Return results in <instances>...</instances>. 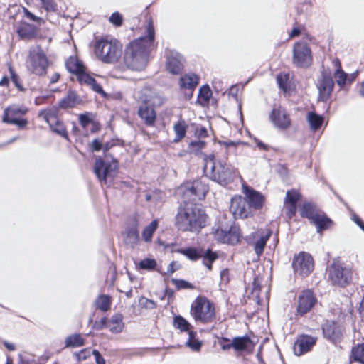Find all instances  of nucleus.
<instances>
[{
	"mask_svg": "<svg viewBox=\"0 0 364 364\" xmlns=\"http://www.w3.org/2000/svg\"><path fill=\"white\" fill-rule=\"evenodd\" d=\"M147 35L132 41L126 48L124 61L127 68L134 70H143L148 62L153 48L154 29L151 22L146 27Z\"/></svg>",
	"mask_w": 364,
	"mask_h": 364,
	"instance_id": "nucleus-1",
	"label": "nucleus"
},
{
	"mask_svg": "<svg viewBox=\"0 0 364 364\" xmlns=\"http://www.w3.org/2000/svg\"><path fill=\"white\" fill-rule=\"evenodd\" d=\"M208 224V216L202 209L190 203L179 208L176 225L182 231L199 232Z\"/></svg>",
	"mask_w": 364,
	"mask_h": 364,
	"instance_id": "nucleus-2",
	"label": "nucleus"
},
{
	"mask_svg": "<svg viewBox=\"0 0 364 364\" xmlns=\"http://www.w3.org/2000/svg\"><path fill=\"white\" fill-rule=\"evenodd\" d=\"M204 171L213 181L223 186L232 183L238 176L237 170L227 163V158L215 161L213 155L205 160Z\"/></svg>",
	"mask_w": 364,
	"mask_h": 364,
	"instance_id": "nucleus-3",
	"label": "nucleus"
},
{
	"mask_svg": "<svg viewBox=\"0 0 364 364\" xmlns=\"http://www.w3.org/2000/svg\"><path fill=\"white\" fill-rule=\"evenodd\" d=\"M94 51L96 57L102 62L114 63L122 55V46L116 38L105 36L95 42Z\"/></svg>",
	"mask_w": 364,
	"mask_h": 364,
	"instance_id": "nucleus-4",
	"label": "nucleus"
},
{
	"mask_svg": "<svg viewBox=\"0 0 364 364\" xmlns=\"http://www.w3.org/2000/svg\"><path fill=\"white\" fill-rule=\"evenodd\" d=\"M191 314L196 322L212 323L215 319V305L207 298L198 296L191 305Z\"/></svg>",
	"mask_w": 364,
	"mask_h": 364,
	"instance_id": "nucleus-5",
	"label": "nucleus"
},
{
	"mask_svg": "<svg viewBox=\"0 0 364 364\" xmlns=\"http://www.w3.org/2000/svg\"><path fill=\"white\" fill-rule=\"evenodd\" d=\"M28 69L38 75L46 74L48 67V59L42 48L38 46L30 48L26 60Z\"/></svg>",
	"mask_w": 364,
	"mask_h": 364,
	"instance_id": "nucleus-6",
	"label": "nucleus"
},
{
	"mask_svg": "<svg viewBox=\"0 0 364 364\" xmlns=\"http://www.w3.org/2000/svg\"><path fill=\"white\" fill-rule=\"evenodd\" d=\"M117 162L114 160L107 162L98 158L95 160L94 171L102 186H110L117 175Z\"/></svg>",
	"mask_w": 364,
	"mask_h": 364,
	"instance_id": "nucleus-7",
	"label": "nucleus"
},
{
	"mask_svg": "<svg viewBox=\"0 0 364 364\" xmlns=\"http://www.w3.org/2000/svg\"><path fill=\"white\" fill-rule=\"evenodd\" d=\"M352 271L338 260H334L328 270V279L335 286L344 287L352 280Z\"/></svg>",
	"mask_w": 364,
	"mask_h": 364,
	"instance_id": "nucleus-8",
	"label": "nucleus"
},
{
	"mask_svg": "<svg viewBox=\"0 0 364 364\" xmlns=\"http://www.w3.org/2000/svg\"><path fill=\"white\" fill-rule=\"evenodd\" d=\"M301 215L310 220L316 225L318 232L327 229L331 224V220L325 215L318 213L314 205L304 203L301 208Z\"/></svg>",
	"mask_w": 364,
	"mask_h": 364,
	"instance_id": "nucleus-9",
	"label": "nucleus"
},
{
	"mask_svg": "<svg viewBox=\"0 0 364 364\" xmlns=\"http://www.w3.org/2000/svg\"><path fill=\"white\" fill-rule=\"evenodd\" d=\"M28 109L24 106L14 105L6 108L4 112L3 122L15 124L19 128H24L28 121L22 117L26 114Z\"/></svg>",
	"mask_w": 364,
	"mask_h": 364,
	"instance_id": "nucleus-10",
	"label": "nucleus"
},
{
	"mask_svg": "<svg viewBox=\"0 0 364 364\" xmlns=\"http://www.w3.org/2000/svg\"><path fill=\"white\" fill-rule=\"evenodd\" d=\"M38 116L49 124L50 129L53 132L62 136L66 139H68V135L65 127L57 117L56 108L53 107L42 110L39 112Z\"/></svg>",
	"mask_w": 364,
	"mask_h": 364,
	"instance_id": "nucleus-11",
	"label": "nucleus"
},
{
	"mask_svg": "<svg viewBox=\"0 0 364 364\" xmlns=\"http://www.w3.org/2000/svg\"><path fill=\"white\" fill-rule=\"evenodd\" d=\"M312 62L311 49L304 42L296 43L293 48V63L298 67H309Z\"/></svg>",
	"mask_w": 364,
	"mask_h": 364,
	"instance_id": "nucleus-12",
	"label": "nucleus"
},
{
	"mask_svg": "<svg viewBox=\"0 0 364 364\" xmlns=\"http://www.w3.org/2000/svg\"><path fill=\"white\" fill-rule=\"evenodd\" d=\"M292 267L296 274L306 277L314 269L313 258L309 253L301 252L294 257Z\"/></svg>",
	"mask_w": 364,
	"mask_h": 364,
	"instance_id": "nucleus-13",
	"label": "nucleus"
},
{
	"mask_svg": "<svg viewBox=\"0 0 364 364\" xmlns=\"http://www.w3.org/2000/svg\"><path fill=\"white\" fill-rule=\"evenodd\" d=\"M212 234L215 240L231 245L237 244L241 237L240 230L236 225L231 226L228 230L219 227L213 228Z\"/></svg>",
	"mask_w": 364,
	"mask_h": 364,
	"instance_id": "nucleus-14",
	"label": "nucleus"
},
{
	"mask_svg": "<svg viewBox=\"0 0 364 364\" xmlns=\"http://www.w3.org/2000/svg\"><path fill=\"white\" fill-rule=\"evenodd\" d=\"M334 87V82L330 72L324 70L317 81V87L319 92V99L327 100L331 95Z\"/></svg>",
	"mask_w": 364,
	"mask_h": 364,
	"instance_id": "nucleus-15",
	"label": "nucleus"
},
{
	"mask_svg": "<svg viewBox=\"0 0 364 364\" xmlns=\"http://www.w3.org/2000/svg\"><path fill=\"white\" fill-rule=\"evenodd\" d=\"M181 189L188 196H194L198 199H203L208 191V186L203 179L187 182Z\"/></svg>",
	"mask_w": 364,
	"mask_h": 364,
	"instance_id": "nucleus-16",
	"label": "nucleus"
},
{
	"mask_svg": "<svg viewBox=\"0 0 364 364\" xmlns=\"http://www.w3.org/2000/svg\"><path fill=\"white\" fill-rule=\"evenodd\" d=\"M230 210L235 218H245L251 213L246 199L240 196H236L232 198Z\"/></svg>",
	"mask_w": 364,
	"mask_h": 364,
	"instance_id": "nucleus-17",
	"label": "nucleus"
},
{
	"mask_svg": "<svg viewBox=\"0 0 364 364\" xmlns=\"http://www.w3.org/2000/svg\"><path fill=\"white\" fill-rule=\"evenodd\" d=\"M317 299L311 290L301 291L298 297L297 313L303 316L310 311L316 304Z\"/></svg>",
	"mask_w": 364,
	"mask_h": 364,
	"instance_id": "nucleus-18",
	"label": "nucleus"
},
{
	"mask_svg": "<svg viewBox=\"0 0 364 364\" xmlns=\"http://www.w3.org/2000/svg\"><path fill=\"white\" fill-rule=\"evenodd\" d=\"M316 338L308 335H301L294 343V352L296 355H301L311 350L316 344Z\"/></svg>",
	"mask_w": 364,
	"mask_h": 364,
	"instance_id": "nucleus-19",
	"label": "nucleus"
},
{
	"mask_svg": "<svg viewBox=\"0 0 364 364\" xmlns=\"http://www.w3.org/2000/svg\"><path fill=\"white\" fill-rule=\"evenodd\" d=\"M244 194L245 195L247 200L248 205L250 210H259L262 208L265 203L264 196L259 192L248 188L247 186H243Z\"/></svg>",
	"mask_w": 364,
	"mask_h": 364,
	"instance_id": "nucleus-20",
	"label": "nucleus"
},
{
	"mask_svg": "<svg viewBox=\"0 0 364 364\" xmlns=\"http://www.w3.org/2000/svg\"><path fill=\"white\" fill-rule=\"evenodd\" d=\"M166 70L173 75H178L183 68V58L177 52L170 51L167 55Z\"/></svg>",
	"mask_w": 364,
	"mask_h": 364,
	"instance_id": "nucleus-21",
	"label": "nucleus"
},
{
	"mask_svg": "<svg viewBox=\"0 0 364 364\" xmlns=\"http://www.w3.org/2000/svg\"><path fill=\"white\" fill-rule=\"evenodd\" d=\"M270 119L274 125L279 129H287L291 124L289 114L281 107H274L270 114Z\"/></svg>",
	"mask_w": 364,
	"mask_h": 364,
	"instance_id": "nucleus-22",
	"label": "nucleus"
},
{
	"mask_svg": "<svg viewBox=\"0 0 364 364\" xmlns=\"http://www.w3.org/2000/svg\"><path fill=\"white\" fill-rule=\"evenodd\" d=\"M301 198L300 193L295 191H288L284 203V210L289 218H291L296 213V203Z\"/></svg>",
	"mask_w": 364,
	"mask_h": 364,
	"instance_id": "nucleus-23",
	"label": "nucleus"
},
{
	"mask_svg": "<svg viewBox=\"0 0 364 364\" xmlns=\"http://www.w3.org/2000/svg\"><path fill=\"white\" fill-rule=\"evenodd\" d=\"M324 336L333 343L340 339L343 332L341 326L334 321H326L323 326Z\"/></svg>",
	"mask_w": 364,
	"mask_h": 364,
	"instance_id": "nucleus-24",
	"label": "nucleus"
},
{
	"mask_svg": "<svg viewBox=\"0 0 364 364\" xmlns=\"http://www.w3.org/2000/svg\"><path fill=\"white\" fill-rule=\"evenodd\" d=\"M232 348L237 351L252 352L255 343L248 336L237 337L232 341Z\"/></svg>",
	"mask_w": 364,
	"mask_h": 364,
	"instance_id": "nucleus-25",
	"label": "nucleus"
},
{
	"mask_svg": "<svg viewBox=\"0 0 364 364\" xmlns=\"http://www.w3.org/2000/svg\"><path fill=\"white\" fill-rule=\"evenodd\" d=\"M138 114L147 126L154 125L156 115L153 107L144 104L139 107Z\"/></svg>",
	"mask_w": 364,
	"mask_h": 364,
	"instance_id": "nucleus-26",
	"label": "nucleus"
},
{
	"mask_svg": "<svg viewBox=\"0 0 364 364\" xmlns=\"http://www.w3.org/2000/svg\"><path fill=\"white\" fill-rule=\"evenodd\" d=\"M199 78L195 74H187L182 76L179 80V86L182 90H186L189 91L188 96L191 97L193 90L198 84Z\"/></svg>",
	"mask_w": 364,
	"mask_h": 364,
	"instance_id": "nucleus-27",
	"label": "nucleus"
},
{
	"mask_svg": "<svg viewBox=\"0 0 364 364\" xmlns=\"http://www.w3.org/2000/svg\"><path fill=\"white\" fill-rule=\"evenodd\" d=\"M36 27L26 22H20L16 26V32L21 38L29 40L36 35Z\"/></svg>",
	"mask_w": 364,
	"mask_h": 364,
	"instance_id": "nucleus-28",
	"label": "nucleus"
},
{
	"mask_svg": "<svg viewBox=\"0 0 364 364\" xmlns=\"http://www.w3.org/2000/svg\"><path fill=\"white\" fill-rule=\"evenodd\" d=\"M277 82L280 88L285 94L290 95L296 87L295 82H291L289 73H280L277 77Z\"/></svg>",
	"mask_w": 364,
	"mask_h": 364,
	"instance_id": "nucleus-29",
	"label": "nucleus"
},
{
	"mask_svg": "<svg viewBox=\"0 0 364 364\" xmlns=\"http://www.w3.org/2000/svg\"><path fill=\"white\" fill-rule=\"evenodd\" d=\"M78 80L81 84H85L90 87L92 90L95 92L99 93L102 96H106V94L103 91V89L101 87V85L98 84L93 77H92L87 73L80 75V76L78 77Z\"/></svg>",
	"mask_w": 364,
	"mask_h": 364,
	"instance_id": "nucleus-30",
	"label": "nucleus"
},
{
	"mask_svg": "<svg viewBox=\"0 0 364 364\" xmlns=\"http://www.w3.org/2000/svg\"><path fill=\"white\" fill-rule=\"evenodd\" d=\"M66 68L69 72L75 73L77 75L85 74V67L76 57H70L66 61Z\"/></svg>",
	"mask_w": 364,
	"mask_h": 364,
	"instance_id": "nucleus-31",
	"label": "nucleus"
},
{
	"mask_svg": "<svg viewBox=\"0 0 364 364\" xmlns=\"http://www.w3.org/2000/svg\"><path fill=\"white\" fill-rule=\"evenodd\" d=\"M122 319L123 317L121 314H115L107 321V328L112 333H119L122 331L124 328Z\"/></svg>",
	"mask_w": 364,
	"mask_h": 364,
	"instance_id": "nucleus-32",
	"label": "nucleus"
},
{
	"mask_svg": "<svg viewBox=\"0 0 364 364\" xmlns=\"http://www.w3.org/2000/svg\"><path fill=\"white\" fill-rule=\"evenodd\" d=\"M306 119L311 129L313 131L318 130L323 122V117L313 112L308 113Z\"/></svg>",
	"mask_w": 364,
	"mask_h": 364,
	"instance_id": "nucleus-33",
	"label": "nucleus"
},
{
	"mask_svg": "<svg viewBox=\"0 0 364 364\" xmlns=\"http://www.w3.org/2000/svg\"><path fill=\"white\" fill-rule=\"evenodd\" d=\"M125 235L124 241L131 247H134L139 240L138 229L136 226L128 228L125 231Z\"/></svg>",
	"mask_w": 364,
	"mask_h": 364,
	"instance_id": "nucleus-34",
	"label": "nucleus"
},
{
	"mask_svg": "<svg viewBox=\"0 0 364 364\" xmlns=\"http://www.w3.org/2000/svg\"><path fill=\"white\" fill-rule=\"evenodd\" d=\"M135 265L137 269L153 271L156 269L157 262L153 258H144L138 262H135Z\"/></svg>",
	"mask_w": 364,
	"mask_h": 364,
	"instance_id": "nucleus-35",
	"label": "nucleus"
},
{
	"mask_svg": "<svg viewBox=\"0 0 364 364\" xmlns=\"http://www.w3.org/2000/svg\"><path fill=\"white\" fill-rule=\"evenodd\" d=\"M178 252L192 261H196L203 256V252L196 248L187 247L178 250Z\"/></svg>",
	"mask_w": 364,
	"mask_h": 364,
	"instance_id": "nucleus-36",
	"label": "nucleus"
},
{
	"mask_svg": "<svg viewBox=\"0 0 364 364\" xmlns=\"http://www.w3.org/2000/svg\"><path fill=\"white\" fill-rule=\"evenodd\" d=\"M270 235L271 231L267 230L266 232L255 242V251L258 256H260L263 253L267 241L269 240Z\"/></svg>",
	"mask_w": 364,
	"mask_h": 364,
	"instance_id": "nucleus-37",
	"label": "nucleus"
},
{
	"mask_svg": "<svg viewBox=\"0 0 364 364\" xmlns=\"http://www.w3.org/2000/svg\"><path fill=\"white\" fill-rule=\"evenodd\" d=\"M336 64H338V68L334 73V77L337 85L343 88L348 83V74L341 68L339 62H336Z\"/></svg>",
	"mask_w": 364,
	"mask_h": 364,
	"instance_id": "nucleus-38",
	"label": "nucleus"
},
{
	"mask_svg": "<svg viewBox=\"0 0 364 364\" xmlns=\"http://www.w3.org/2000/svg\"><path fill=\"white\" fill-rule=\"evenodd\" d=\"M158 228V221L156 220H153L149 225H148L144 229L142 232V238L146 242H150L152 240V236L156 230Z\"/></svg>",
	"mask_w": 364,
	"mask_h": 364,
	"instance_id": "nucleus-39",
	"label": "nucleus"
},
{
	"mask_svg": "<svg viewBox=\"0 0 364 364\" xmlns=\"http://www.w3.org/2000/svg\"><path fill=\"white\" fill-rule=\"evenodd\" d=\"M173 130L176 134V136L173 139L174 142H178L181 141L186 135V125L185 122L178 121L173 126Z\"/></svg>",
	"mask_w": 364,
	"mask_h": 364,
	"instance_id": "nucleus-40",
	"label": "nucleus"
},
{
	"mask_svg": "<svg viewBox=\"0 0 364 364\" xmlns=\"http://www.w3.org/2000/svg\"><path fill=\"white\" fill-rule=\"evenodd\" d=\"M97 309L102 311H107L110 308L111 298L108 295H100L95 301Z\"/></svg>",
	"mask_w": 364,
	"mask_h": 364,
	"instance_id": "nucleus-41",
	"label": "nucleus"
},
{
	"mask_svg": "<svg viewBox=\"0 0 364 364\" xmlns=\"http://www.w3.org/2000/svg\"><path fill=\"white\" fill-rule=\"evenodd\" d=\"M84 345V340L79 334L72 335L65 340L67 347H80Z\"/></svg>",
	"mask_w": 364,
	"mask_h": 364,
	"instance_id": "nucleus-42",
	"label": "nucleus"
},
{
	"mask_svg": "<svg viewBox=\"0 0 364 364\" xmlns=\"http://www.w3.org/2000/svg\"><path fill=\"white\" fill-rule=\"evenodd\" d=\"M77 102V96L74 93H70L67 97L62 99L59 103V107L63 109L73 107Z\"/></svg>",
	"mask_w": 364,
	"mask_h": 364,
	"instance_id": "nucleus-43",
	"label": "nucleus"
},
{
	"mask_svg": "<svg viewBox=\"0 0 364 364\" xmlns=\"http://www.w3.org/2000/svg\"><path fill=\"white\" fill-rule=\"evenodd\" d=\"M212 96V91L208 85L203 86L198 93V100L200 104H206Z\"/></svg>",
	"mask_w": 364,
	"mask_h": 364,
	"instance_id": "nucleus-44",
	"label": "nucleus"
},
{
	"mask_svg": "<svg viewBox=\"0 0 364 364\" xmlns=\"http://www.w3.org/2000/svg\"><path fill=\"white\" fill-rule=\"evenodd\" d=\"M186 344L187 346L195 351H198L201 347V342L196 338V333L193 331H189L188 339Z\"/></svg>",
	"mask_w": 364,
	"mask_h": 364,
	"instance_id": "nucleus-45",
	"label": "nucleus"
},
{
	"mask_svg": "<svg viewBox=\"0 0 364 364\" xmlns=\"http://www.w3.org/2000/svg\"><path fill=\"white\" fill-rule=\"evenodd\" d=\"M173 326L181 331H188L189 333L190 323L182 316H178L174 318Z\"/></svg>",
	"mask_w": 364,
	"mask_h": 364,
	"instance_id": "nucleus-46",
	"label": "nucleus"
},
{
	"mask_svg": "<svg viewBox=\"0 0 364 364\" xmlns=\"http://www.w3.org/2000/svg\"><path fill=\"white\" fill-rule=\"evenodd\" d=\"M352 355L354 360L364 364V344L358 345L352 349Z\"/></svg>",
	"mask_w": 364,
	"mask_h": 364,
	"instance_id": "nucleus-47",
	"label": "nucleus"
},
{
	"mask_svg": "<svg viewBox=\"0 0 364 364\" xmlns=\"http://www.w3.org/2000/svg\"><path fill=\"white\" fill-rule=\"evenodd\" d=\"M218 258L216 252H212L211 250H207L205 255L203 259V264L210 270L212 269V263Z\"/></svg>",
	"mask_w": 364,
	"mask_h": 364,
	"instance_id": "nucleus-48",
	"label": "nucleus"
},
{
	"mask_svg": "<svg viewBox=\"0 0 364 364\" xmlns=\"http://www.w3.org/2000/svg\"><path fill=\"white\" fill-rule=\"evenodd\" d=\"M165 101L164 97L158 92H151L146 102L151 103L153 106H160Z\"/></svg>",
	"mask_w": 364,
	"mask_h": 364,
	"instance_id": "nucleus-49",
	"label": "nucleus"
},
{
	"mask_svg": "<svg viewBox=\"0 0 364 364\" xmlns=\"http://www.w3.org/2000/svg\"><path fill=\"white\" fill-rule=\"evenodd\" d=\"M205 143L201 140L193 141L189 144V149L191 153L198 154L199 152L205 147Z\"/></svg>",
	"mask_w": 364,
	"mask_h": 364,
	"instance_id": "nucleus-50",
	"label": "nucleus"
},
{
	"mask_svg": "<svg viewBox=\"0 0 364 364\" xmlns=\"http://www.w3.org/2000/svg\"><path fill=\"white\" fill-rule=\"evenodd\" d=\"M109 21L116 26H119L122 23V16L118 12H114L109 17Z\"/></svg>",
	"mask_w": 364,
	"mask_h": 364,
	"instance_id": "nucleus-51",
	"label": "nucleus"
},
{
	"mask_svg": "<svg viewBox=\"0 0 364 364\" xmlns=\"http://www.w3.org/2000/svg\"><path fill=\"white\" fill-rule=\"evenodd\" d=\"M9 73H10V76H11V79L13 82V83L15 85V86L16 87H18L19 90H22V86L20 83V81H19V77L15 73L14 70H13V68L11 67H9Z\"/></svg>",
	"mask_w": 364,
	"mask_h": 364,
	"instance_id": "nucleus-52",
	"label": "nucleus"
},
{
	"mask_svg": "<svg viewBox=\"0 0 364 364\" xmlns=\"http://www.w3.org/2000/svg\"><path fill=\"white\" fill-rule=\"evenodd\" d=\"M92 351L90 349H83L76 353V356L79 360H85L92 354Z\"/></svg>",
	"mask_w": 364,
	"mask_h": 364,
	"instance_id": "nucleus-53",
	"label": "nucleus"
},
{
	"mask_svg": "<svg viewBox=\"0 0 364 364\" xmlns=\"http://www.w3.org/2000/svg\"><path fill=\"white\" fill-rule=\"evenodd\" d=\"M43 7L47 11H54L55 9V5L53 0H41Z\"/></svg>",
	"mask_w": 364,
	"mask_h": 364,
	"instance_id": "nucleus-54",
	"label": "nucleus"
},
{
	"mask_svg": "<svg viewBox=\"0 0 364 364\" xmlns=\"http://www.w3.org/2000/svg\"><path fill=\"white\" fill-rule=\"evenodd\" d=\"M79 121L80 124L84 128H85L91 122V119L87 114H80L79 117Z\"/></svg>",
	"mask_w": 364,
	"mask_h": 364,
	"instance_id": "nucleus-55",
	"label": "nucleus"
},
{
	"mask_svg": "<svg viewBox=\"0 0 364 364\" xmlns=\"http://www.w3.org/2000/svg\"><path fill=\"white\" fill-rule=\"evenodd\" d=\"M92 355L95 356V361L97 364H105V360L100 353V352L97 350H93L92 351Z\"/></svg>",
	"mask_w": 364,
	"mask_h": 364,
	"instance_id": "nucleus-56",
	"label": "nucleus"
},
{
	"mask_svg": "<svg viewBox=\"0 0 364 364\" xmlns=\"http://www.w3.org/2000/svg\"><path fill=\"white\" fill-rule=\"evenodd\" d=\"M91 146L93 151H99L102 148V141L98 139H95L92 141Z\"/></svg>",
	"mask_w": 364,
	"mask_h": 364,
	"instance_id": "nucleus-57",
	"label": "nucleus"
},
{
	"mask_svg": "<svg viewBox=\"0 0 364 364\" xmlns=\"http://www.w3.org/2000/svg\"><path fill=\"white\" fill-rule=\"evenodd\" d=\"M95 328L97 330L102 329L103 328H107V321L106 318H102L98 322H95L94 325Z\"/></svg>",
	"mask_w": 364,
	"mask_h": 364,
	"instance_id": "nucleus-58",
	"label": "nucleus"
},
{
	"mask_svg": "<svg viewBox=\"0 0 364 364\" xmlns=\"http://www.w3.org/2000/svg\"><path fill=\"white\" fill-rule=\"evenodd\" d=\"M178 289H186L190 287V284L184 280H173Z\"/></svg>",
	"mask_w": 364,
	"mask_h": 364,
	"instance_id": "nucleus-59",
	"label": "nucleus"
},
{
	"mask_svg": "<svg viewBox=\"0 0 364 364\" xmlns=\"http://www.w3.org/2000/svg\"><path fill=\"white\" fill-rule=\"evenodd\" d=\"M352 220L364 231V223L357 215L353 214Z\"/></svg>",
	"mask_w": 364,
	"mask_h": 364,
	"instance_id": "nucleus-60",
	"label": "nucleus"
},
{
	"mask_svg": "<svg viewBox=\"0 0 364 364\" xmlns=\"http://www.w3.org/2000/svg\"><path fill=\"white\" fill-rule=\"evenodd\" d=\"M196 134L198 137H205L207 136V129L205 127H201L197 129Z\"/></svg>",
	"mask_w": 364,
	"mask_h": 364,
	"instance_id": "nucleus-61",
	"label": "nucleus"
},
{
	"mask_svg": "<svg viewBox=\"0 0 364 364\" xmlns=\"http://www.w3.org/2000/svg\"><path fill=\"white\" fill-rule=\"evenodd\" d=\"M253 292H257L260 290V282L258 278L254 279L252 282Z\"/></svg>",
	"mask_w": 364,
	"mask_h": 364,
	"instance_id": "nucleus-62",
	"label": "nucleus"
},
{
	"mask_svg": "<svg viewBox=\"0 0 364 364\" xmlns=\"http://www.w3.org/2000/svg\"><path fill=\"white\" fill-rule=\"evenodd\" d=\"M25 15L30 18L31 20L33 21H37L40 19V18L36 17L35 15H33L32 13H31L28 10L25 9Z\"/></svg>",
	"mask_w": 364,
	"mask_h": 364,
	"instance_id": "nucleus-63",
	"label": "nucleus"
},
{
	"mask_svg": "<svg viewBox=\"0 0 364 364\" xmlns=\"http://www.w3.org/2000/svg\"><path fill=\"white\" fill-rule=\"evenodd\" d=\"M358 72L353 73L350 75H348V83H351L357 77Z\"/></svg>",
	"mask_w": 364,
	"mask_h": 364,
	"instance_id": "nucleus-64",
	"label": "nucleus"
}]
</instances>
